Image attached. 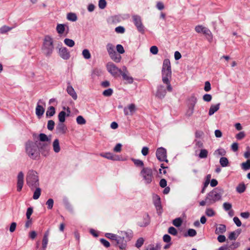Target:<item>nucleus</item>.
<instances>
[{
    "label": "nucleus",
    "instance_id": "774afa93",
    "mask_svg": "<svg viewBox=\"0 0 250 250\" xmlns=\"http://www.w3.org/2000/svg\"><path fill=\"white\" fill-rule=\"evenodd\" d=\"M233 248L231 247H228V245H226L220 247L216 250H232Z\"/></svg>",
    "mask_w": 250,
    "mask_h": 250
},
{
    "label": "nucleus",
    "instance_id": "2eb2a0df",
    "mask_svg": "<svg viewBox=\"0 0 250 250\" xmlns=\"http://www.w3.org/2000/svg\"><path fill=\"white\" fill-rule=\"evenodd\" d=\"M167 91L164 86L160 85L157 87V90L155 94L156 97L160 99H163L166 96Z\"/></svg>",
    "mask_w": 250,
    "mask_h": 250
},
{
    "label": "nucleus",
    "instance_id": "f3484780",
    "mask_svg": "<svg viewBox=\"0 0 250 250\" xmlns=\"http://www.w3.org/2000/svg\"><path fill=\"white\" fill-rule=\"evenodd\" d=\"M24 174L20 171L17 176V191H21L23 185Z\"/></svg>",
    "mask_w": 250,
    "mask_h": 250
},
{
    "label": "nucleus",
    "instance_id": "e2e57ef3",
    "mask_svg": "<svg viewBox=\"0 0 250 250\" xmlns=\"http://www.w3.org/2000/svg\"><path fill=\"white\" fill-rule=\"evenodd\" d=\"M203 99L204 101L209 102L212 99V96L210 94H206L203 97Z\"/></svg>",
    "mask_w": 250,
    "mask_h": 250
},
{
    "label": "nucleus",
    "instance_id": "6e6d98bb",
    "mask_svg": "<svg viewBox=\"0 0 250 250\" xmlns=\"http://www.w3.org/2000/svg\"><path fill=\"white\" fill-rule=\"evenodd\" d=\"M46 205H47V208L49 209H52L53 207V205H54V201H53V200L52 199H51V198L49 199L47 201V202L46 203Z\"/></svg>",
    "mask_w": 250,
    "mask_h": 250
},
{
    "label": "nucleus",
    "instance_id": "393cba45",
    "mask_svg": "<svg viewBox=\"0 0 250 250\" xmlns=\"http://www.w3.org/2000/svg\"><path fill=\"white\" fill-rule=\"evenodd\" d=\"M39 140L42 142L41 143H50L51 142V139L44 133H40L39 135Z\"/></svg>",
    "mask_w": 250,
    "mask_h": 250
},
{
    "label": "nucleus",
    "instance_id": "7c9ffc66",
    "mask_svg": "<svg viewBox=\"0 0 250 250\" xmlns=\"http://www.w3.org/2000/svg\"><path fill=\"white\" fill-rule=\"evenodd\" d=\"M66 25L64 24H58L56 27V30L59 34H62L64 33L65 30V27ZM67 27H68L67 26Z\"/></svg>",
    "mask_w": 250,
    "mask_h": 250
},
{
    "label": "nucleus",
    "instance_id": "4d7b16f0",
    "mask_svg": "<svg viewBox=\"0 0 250 250\" xmlns=\"http://www.w3.org/2000/svg\"><path fill=\"white\" fill-rule=\"evenodd\" d=\"M132 160L137 167H143L144 166L143 162L140 160L132 159Z\"/></svg>",
    "mask_w": 250,
    "mask_h": 250
},
{
    "label": "nucleus",
    "instance_id": "cd10ccee",
    "mask_svg": "<svg viewBox=\"0 0 250 250\" xmlns=\"http://www.w3.org/2000/svg\"><path fill=\"white\" fill-rule=\"evenodd\" d=\"M110 58L116 62H119L121 60V56L120 54H118L115 51L114 53L109 56Z\"/></svg>",
    "mask_w": 250,
    "mask_h": 250
},
{
    "label": "nucleus",
    "instance_id": "b1692460",
    "mask_svg": "<svg viewBox=\"0 0 250 250\" xmlns=\"http://www.w3.org/2000/svg\"><path fill=\"white\" fill-rule=\"evenodd\" d=\"M220 106V104L218 103L216 104H212L209 109L208 115L209 116L212 115L215 112L217 111Z\"/></svg>",
    "mask_w": 250,
    "mask_h": 250
},
{
    "label": "nucleus",
    "instance_id": "4be33fe9",
    "mask_svg": "<svg viewBox=\"0 0 250 250\" xmlns=\"http://www.w3.org/2000/svg\"><path fill=\"white\" fill-rule=\"evenodd\" d=\"M56 130L58 133L64 134L66 132L67 127L63 123H59L56 127Z\"/></svg>",
    "mask_w": 250,
    "mask_h": 250
},
{
    "label": "nucleus",
    "instance_id": "aec40b11",
    "mask_svg": "<svg viewBox=\"0 0 250 250\" xmlns=\"http://www.w3.org/2000/svg\"><path fill=\"white\" fill-rule=\"evenodd\" d=\"M40 103H42V100L38 101L36 107V114L39 118H41L42 116L45 111L43 106L39 104Z\"/></svg>",
    "mask_w": 250,
    "mask_h": 250
},
{
    "label": "nucleus",
    "instance_id": "dca6fc26",
    "mask_svg": "<svg viewBox=\"0 0 250 250\" xmlns=\"http://www.w3.org/2000/svg\"><path fill=\"white\" fill-rule=\"evenodd\" d=\"M195 30L198 33H203L204 35L208 36L211 35L210 31L207 28L201 25L196 26L195 27Z\"/></svg>",
    "mask_w": 250,
    "mask_h": 250
},
{
    "label": "nucleus",
    "instance_id": "09e8293b",
    "mask_svg": "<svg viewBox=\"0 0 250 250\" xmlns=\"http://www.w3.org/2000/svg\"><path fill=\"white\" fill-rule=\"evenodd\" d=\"M239 232L236 233L235 231L231 232L229 235V239L231 240H235L237 238Z\"/></svg>",
    "mask_w": 250,
    "mask_h": 250
},
{
    "label": "nucleus",
    "instance_id": "6ab92c4d",
    "mask_svg": "<svg viewBox=\"0 0 250 250\" xmlns=\"http://www.w3.org/2000/svg\"><path fill=\"white\" fill-rule=\"evenodd\" d=\"M66 91L67 93L72 97V98L76 100L77 99V95L75 90L71 85L70 83H67V86L66 88Z\"/></svg>",
    "mask_w": 250,
    "mask_h": 250
},
{
    "label": "nucleus",
    "instance_id": "79ce46f5",
    "mask_svg": "<svg viewBox=\"0 0 250 250\" xmlns=\"http://www.w3.org/2000/svg\"><path fill=\"white\" fill-rule=\"evenodd\" d=\"M82 55L83 58L86 60L89 59L91 58V54L89 51L87 49H84L82 51Z\"/></svg>",
    "mask_w": 250,
    "mask_h": 250
},
{
    "label": "nucleus",
    "instance_id": "3c124183",
    "mask_svg": "<svg viewBox=\"0 0 250 250\" xmlns=\"http://www.w3.org/2000/svg\"><path fill=\"white\" fill-rule=\"evenodd\" d=\"M107 3L105 0H99L98 2V6L99 8L104 9L105 8Z\"/></svg>",
    "mask_w": 250,
    "mask_h": 250
},
{
    "label": "nucleus",
    "instance_id": "c9c22d12",
    "mask_svg": "<svg viewBox=\"0 0 250 250\" xmlns=\"http://www.w3.org/2000/svg\"><path fill=\"white\" fill-rule=\"evenodd\" d=\"M64 43L66 45L70 47H72L75 45L74 41L72 39L68 38H66L64 40Z\"/></svg>",
    "mask_w": 250,
    "mask_h": 250
},
{
    "label": "nucleus",
    "instance_id": "5fc2aeb1",
    "mask_svg": "<svg viewBox=\"0 0 250 250\" xmlns=\"http://www.w3.org/2000/svg\"><path fill=\"white\" fill-rule=\"evenodd\" d=\"M55 122L53 120H49L47 123V128L49 130H52L54 128Z\"/></svg>",
    "mask_w": 250,
    "mask_h": 250
},
{
    "label": "nucleus",
    "instance_id": "0e129e2a",
    "mask_svg": "<svg viewBox=\"0 0 250 250\" xmlns=\"http://www.w3.org/2000/svg\"><path fill=\"white\" fill-rule=\"evenodd\" d=\"M116 49L119 54H123L125 53L124 48L121 44H117L116 46Z\"/></svg>",
    "mask_w": 250,
    "mask_h": 250
},
{
    "label": "nucleus",
    "instance_id": "20e7f679",
    "mask_svg": "<svg viewBox=\"0 0 250 250\" xmlns=\"http://www.w3.org/2000/svg\"><path fill=\"white\" fill-rule=\"evenodd\" d=\"M26 182L31 189L39 187V179L37 172L32 169L29 170L26 176Z\"/></svg>",
    "mask_w": 250,
    "mask_h": 250
},
{
    "label": "nucleus",
    "instance_id": "f8f14e48",
    "mask_svg": "<svg viewBox=\"0 0 250 250\" xmlns=\"http://www.w3.org/2000/svg\"><path fill=\"white\" fill-rule=\"evenodd\" d=\"M58 54L63 60H67L70 57V54L68 49L65 47H61L59 49Z\"/></svg>",
    "mask_w": 250,
    "mask_h": 250
},
{
    "label": "nucleus",
    "instance_id": "4c0bfd02",
    "mask_svg": "<svg viewBox=\"0 0 250 250\" xmlns=\"http://www.w3.org/2000/svg\"><path fill=\"white\" fill-rule=\"evenodd\" d=\"M65 116L66 113L63 111H62L59 113L58 115V118L60 123H63V122H64L65 120Z\"/></svg>",
    "mask_w": 250,
    "mask_h": 250
},
{
    "label": "nucleus",
    "instance_id": "6e6552de",
    "mask_svg": "<svg viewBox=\"0 0 250 250\" xmlns=\"http://www.w3.org/2000/svg\"><path fill=\"white\" fill-rule=\"evenodd\" d=\"M132 18L138 31L141 34H144L145 33V27L142 23L141 17L135 15H133Z\"/></svg>",
    "mask_w": 250,
    "mask_h": 250
},
{
    "label": "nucleus",
    "instance_id": "ddd939ff",
    "mask_svg": "<svg viewBox=\"0 0 250 250\" xmlns=\"http://www.w3.org/2000/svg\"><path fill=\"white\" fill-rule=\"evenodd\" d=\"M136 110V107L135 104H131L124 109V112L125 115H132Z\"/></svg>",
    "mask_w": 250,
    "mask_h": 250
},
{
    "label": "nucleus",
    "instance_id": "8fccbe9b",
    "mask_svg": "<svg viewBox=\"0 0 250 250\" xmlns=\"http://www.w3.org/2000/svg\"><path fill=\"white\" fill-rule=\"evenodd\" d=\"M144 243V239L142 237H140L139 238V239H137L136 242V244H135V246L137 248H140V247H141L142 246V245H143Z\"/></svg>",
    "mask_w": 250,
    "mask_h": 250
},
{
    "label": "nucleus",
    "instance_id": "1a4fd4ad",
    "mask_svg": "<svg viewBox=\"0 0 250 250\" xmlns=\"http://www.w3.org/2000/svg\"><path fill=\"white\" fill-rule=\"evenodd\" d=\"M49 144L47 143H39L38 146V150L44 156H46L49 154L50 150Z\"/></svg>",
    "mask_w": 250,
    "mask_h": 250
},
{
    "label": "nucleus",
    "instance_id": "c85d7f7f",
    "mask_svg": "<svg viewBox=\"0 0 250 250\" xmlns=\"http://www.w3.org/2000/svg\"><path fill=\"white\" fill-rule=\"evenodd\" d=\"M53 150L56 153L60 152L61 148L59 144V141L58 139H55L53 143Z\"/></svg>",
    "mask_w": 250,
    "mask_h": 250
},
{
    "label": "nucleus",
    "instance_id": "f257e3e1",
    "mask_svg": "<svg viewBox=\"0 0 250 250\" xmlns=\"http://www.w3.org/2000/svg\"><path fill=\"white\" fill-rule=\"evenodd\" d=\"M162 74L163 82L167 84V91L171 92L172 87L170 84L169 80L171 78V70L170 62L169 59H166L164 60Z\"/></svg>",
    "mask_w": 250,
    "mask_h": 250
},
{
    "label": "nucleus",
    "instance_id": "c03bdc74",
    "mask_svg": "<svg viewBox=\"0 0 250 250\" xmlns=\"http://www.w3.org/2000/svg\"><path fill=\"white\" fill-rule=\"evenodd\" d=\"M173 225L176 227L181 226L182 223V220L181 218H177L173 220Z\"/></svg>",
    "mask_w": 250,
    "mask_h": 250
},
{
    "label": "nucleus",
    "instance_id": "69168bd1",
    "mask_svg": "<svg viewBox=\"0 0 250 250\" xmlns=\"http://www.w3.org/2000/svg\"><path fill=\"white\" fill-rule=\"evenodd\" d=\"M101 243L106 248H108L110 247V245L108 241L106 240L104 238H101L100 240Z\"/></svg>",
    "mask_w": 250,
    "mask_h": 250
},
{
    "label": "nucleus",
    "instance_id": "423d86ee",
    "mask_svg": "<svg viewBox=\"0 0 250 250\" xmlns=\"http://www.w3.org/2000/svg\"><path fill=\"white\" fill-rule=\"evenodd\" d=\"M106 68L108 72L114 77H119L123 70L119 68L113 62H109L106 64Z\"/></svg>",
    "mask_w": 250,
    "mask_h": 250
},
{
    "label": "nucleus",
    "instance_id": "bb28decb",
    "mask_svg": "<svg viewBox=\"0 0 250 250\" xmlns=\"http://www.w3.org/2000/svg\"><path fill=\"white\" fill-rule=\"evenodd\" d=\"M150 223V219L148 214H146L144 218L143 222H139V225L140 227H146Z\"/></svg>",
    "mask_w": 250,
    "mask_h": 250
},
{
    "label": "nucleus",
    "instance_id": "58836bf2",
    "mask_svg": "<svg viewBox=\"0 0 250 250\" xmlns=\"http://www.w3.org/2000/svg\"><path fill=\"white\" fill-rule=\"evenodd\" d=\"M156 197L157 199L155 200L154 203L157 210H159L161 209L160 198L157 195H156Z\"/></svg>",
    "mask_w": 250,
    "mask_h": 250
},
{
    "label": "nucleus",
    "instance_id": "49530a36",
    "mask_svg": "<svg viewBox=\"0 0 250 250\" xmlns=\"http://www.w3.org/2000/svg\"><path fill=\"white\" fill-rule=\"evenodd\" d=\"M208 151L205 149H201L199 154L200 158H206L208 156Z\"/></svg>",
    "mask_w": 250,
    "mask_h": 250
},
{
    "label": "nucleus",
    "instance_id": "de8ad7c7",
    "mask_svg": "<svg viewBox=\"0 0 250 250\" xmlns=\"http://www.w3.org/2000/svg\"><path fill=\"white\" fill-rule=\"evenodd\" d=\"M196 234H197V233L195 229H189L188 230L187 234H185V236H189L190 237H193V236H195L196 235Z\"/></svg>",
    "mask_w": 250,
    "mask_h": 250
},
{
    "label": "nucleus",
    "instance_id": "680f3d73",
    "mask_svg": "<svg viewBox=\"0 0 250 250\" xmlns=\"http://www.w3.org/2000/svg\"><path fill=\"white\" fill-rule=\"evenodd\" d=\"M246 136V134L244 131H241L237 134L235 136L236 138L238 140L243 139Z\"/></svg>",
    "mask_w": 250,
    "mask_h": 250
},
{
    "label": "nucleus",
    "instance_id": "2f4dec72",
    "mask_svg": "<svg viewBox=\"0 0 250 250\" xmlns=\"http://www.w3.org/2000/svg\"><path fill=\"white\" fill-rule=\"evenodd\" d=\"M106 48L108 53L109 56L115 52L114 49V46L110 43H108L106 45Z\"/></svg>",
    "mask_w": 250,
    "mask_h": 250
},
{
    "label": "nucleus",
    "instance_id": "37998d69",
    "mask_svg": "<svg viewBox=\"0 0 250 250\" xmlns=\"http://www.w3.org/2000/svg\"><path fill=\"white\" fill-rule=\"evenodd\" d=\"M13 29V27H10L9 26H7L6 25L2 26L0 28V33L1 34H4L7 33V32L10 31Z\"/></svg>",
    "mask_w": 250,
    "mask_h": 250
},
{
    "label": "nucleus",
    "instance_id": "7ed1b4c3",
    "mask_svg": "<svg viewBox=\"0 0 250 250\" xmlns=\"http://www.w3.org/2000/svg\"><path fill=\"white\" fill-rule=\"evenodd\" d=\"M224 193V190L221 188H215L207 194V200L208 205H211L216 202L220 201Z\"/></svg>",
    "mask_w": 250,
    "mask_h": 250
},
{
    "label": "nucleus",
    "instance_id": "bf43d9fd",
    "mask_svg": "<svg viewBox=\"0 0 250 250\" xmlns=\"http://www.w3.org/2000/svg\"><path fill=\"white\" fill-rule=\"evenodd\" d=\"M105 236L107 238L110 239L112 240H115V241L116 240V239L118 236V235L113 234V233H106L105 234Z\"/></svg>",
    "mask_w": 250,
    "mask_h": 250
},
{
    "label": "nucleus",
    "instance_id": "864d4df0",
    "mask_svg": "<svg viewBox=\"0 0 250 250\" xmlns=\"http://www.w3.org/2000/svg\"><path fill=\"white\" fill-rule=\"evenodd\" d=\"M113 90L111 88H108L104 90L103 92L104 96L106 97H109L113 94Z\"/></svg>",
    "mask_w": 250,
    "mask_h": 250
},
{
    "label": "nucleus",
    "instance_id": "4468645a",
    "mask_svg": "<svg viewBox=\"0 0 250 250\" xmlns=\"http://www.w3.org/2000/svg\"><path fill=\"white\" fill-rule=\"evenodd\" d=\"M116 245H118L121 250H125L126 247V242L127 240L125 239V237H120L118 235L116 240Z\"/></svg>",
    "mask_w": 250,
    "mask_h": 250
},
{
    "label": "nucleus",
    "instance_id": "9b49d317",
    "mask_svg": "<svg viewBox=\"0 0 250 250\" xmlns=\"http://www.w3.org/2000/svg\"><path fill=\"white\" fill-rule=\"evenodd\" d=\"M120 75H122L124 80L125 81V83L131 84L133 82V78L129 75V72L125 66L123 67Z\"/></svg>",
    "mask_w": 250,
    "mask_h": 250
},
{
    "label": "nucleus",
    "instance_id": "0eeeda50",
    "mask_svg": "<svg viewBox=\"0 0 250 250\" xmlns=\"http://www.w3.org/2000/svg\"><path fill=\"white\" fill-rule=\"evenodd\" d=\"M141 175L143 177L146 184H149L151 182L152 170L150 168L144 167L141 171Z\"/></svg>",
    "mask_w": 250,
    "mask_h": 250
},
{
    "label": "nucleus",
    "instance_id": "ea45409f",
    "mask_svg": "<svg viewBox=\"0 0 250 250\" xmlns=\"http://www.w3.org/2000/svg\"><path fill=\"white\" fill-rule=\"evenodd\" d=\"M242 169L245 170L250 169V159H248L246 162L241 164Z\"/></svg>",
    "mask_w": 250,
    "mask_h": 250
},
{
    "label": "nucleus",
    "instance_id": "473e14b6",
    "mask_svg": "<svg viewBox=\"0 0 250 250\" xmlns=\"http://www.w3.org/2000/svg\"><path fill=\"white\" fill-rule=\"evenodd\" d=\"M49 232L47 231L46 232L43 236V239H42V248L44 249H45L47 247V245L48 243V236Z\"/></svg>",
    "mask_w": 250,
    "mask_h": 250
},
{
    "label": "nucleus",
    "instance_id": "052dcab7",
    "mask_svg": "<svg viewBox=\"0 0 250 250\" xmlns=\"http://www.w3.org/2000/svg\"><path fill=\"white\" fill-rule=\"evenodd\" d=\"M223 207L224 209L226 211H229L231 209V208H232V205L229 203L225 202V203H224V204L223 205Z\"/></svg>",
    "mask_w": 250,
    "mask_h": 250
},
{
    "label": "nucleus",
    "instance_id": "9d476101",
    "mask_svg": "<svg viewBox=\"0 0 250 250\" xmlns=\"http://www.w3.org/2000/svg\"><path fill=\"white\" fill-rule=\"evenodd\" d=\"M156 155L157 159L161 162L165 161L167 162V150L164 147H161L158 148L156 152Z\"/></svg>",
    "mask_w": 250,
    "mask_h": 250
},
{
    "label": "nucleus",
    "instance_id": "338daca9",
    "mask_svg": "<svg viewBox=\"0 0 250 250\" xmlns=\"http://www.w3.org/2000/svg\"><path fill=\"white\" fill-rule=\"evenodd\" d=\"M150 52L153 55H156L158 52V49L156 46H152L150 48Z\"/></svg>",
    "mask_w": 250,
    "mask_h": 250
},
{
    "label": "nucleus",
    "instance_id": "a19ab883",
    "mask_svg": "<svg viewBox=\"0 0 250 250\" xmlns=\"http://www.w3.org/2000/svg\"><path fill=\"white\" fill-rule=\"evenodd\" d=\"M220 164L223 167L228 166L229 164L228 159L226 157H221L220 159Z\"/></svg>",
    "mask_w": 250,
    "mask_h": 250
},
{
    "label": "nucleus",
    "instance_id": "412c9836",
    "mask_svg": "<svg viewBox=\"0 0 250 250\" xmlns=\"http://www.w3.org/2000/svg\"><path fill=\"white\" fill-rule=\"evenodd\" d=\"M100 156L109 160H112L114 161L120 160V157L118 156L113 155L112 153L110 152L101 153Z\"/></svg>",
    "mask_w": 250,
    "mask_h": 250
},
{
    "label": "nucleus",
    "instance_id": "13d9d810",
    "mask_svg": "<svg viewBox=\"0 0 250 250\" xmlns=\"http://www.w3.org/2000/svg\"><path fill=\"white\" fill-rule=\"evenodd\" d=\"M168 232L170 234L174 235V236H175L177 234V229L173 227H170L168 228Z\"/></svg>",
    "mask_w": 250,
    "mask_h": 250
},
{
    "label": "nucleus",
    "instance_id": "f704fd0d",
    "mask_svg": "<svg viewBox=\"0 0 250 250\" xmlns=\"http://www.w3.org/2000/svg\"><path fill=\"white\" fill-rule=\"evenodd\" d=\"M67 19L70 21H75L77 20V17L74 13H69L67 15Z\"/></svg>",
    "mask_w": 250,
    "mask_h": 250
},
{
    "label": "nucleus",
    "instance_id": "f03ea898",
    "mask_svg": "<svg viewBox=\"0 0 250 250\" xmlns=\"http://www.w3.org/2000/svg\"><path fill=\"white\" fill-rule=\"evenodd\" d=\"M25 152L32 159L37 160L40 157L37 145L31 141H27L25 145Z\"/></svg>",
    "mask_w": 250,
    "mask_h": 250
},
{
    "label": "nucleus",
    "instance_id": "a211bd4d",
    "mask_svg": "<svg viewBox=\"0 0 250 250\" xmlns=\"http://www.w3.org/2000/svg\"><path fill=\"white\" fill-rule=\"evenodd\" d=\"M189 102V109L190 110V112L189 114V116L191 115L194 111V106L197 103V99L194 95H192L188 99Z\"/></svg>",
    "mask_w": 250,
    "mask_h": 250
},
{
    "label": "nucleus",
    "instance_id": "603ef678",
    "mask_svg": "<svg viewBox=\"0 0 250 250\" xmlns=\"http://www.w3.org/2000/svg\"><path fill=\"white\" fill-rule=\"evenodd\" d=\"M206 214L208 217H212L215 215V211L211 208H207L206 210Z\"/></svg>",
    "mask_w": 250,
    "mask_h": 250
},
{
    "label": "nucleus",
    "instance_id": "c756f323",
    "mask_svg": "<svg viewBox=\"0 0 250 250\" xmlns=\"http://www.w3.org/2000/svg\"><path fill=\"white\" fill-rule=\"evenodd\" d=\"M246 187L244 183L239 184L236 188V191L239 193H242L246 190Z\"/></svg>",
    "mask_w": 250,
    "mask_h": 250
},
{
    "label": "nucleus",
    "instance_id": "72a5a7b5",
    "mask_svg": "<svg viewBox=\"0 0 250 250\" xmlns=\"http://www.w3.org/2000/svg\"><path fill=\"white\" fill-rule=\"evenodd\" d=\"M36 188V189L34 192L33 198L34 200H37L39 198V197L41 195V189L40 188H39L38 187H37V188Z\"/></svg>",
    "mask_w": 250,
    "mask_h": 250
},
{
    "label": "nucleus",
    "instance_id": "a878e982",
    "mask_svg": "<svg viewBox=\"0 0 250 250\" xmlns=\"http://www.w3.org/2000/svg\"><path fill=\"white\" fill-rule=\"evenodd\" d=\"M119 236L125 237V240L129 241L132 237V233L131 231H121Z\"/></svg>",
    "mask_w": 250,
    "mask_h": 250
},
{
    "label": "nucleus",
    "instance_id": "a18cd8bd",
    "mask_svg": "<svg viewBox=\"0 0 250 250\" xmlns=\"http://www.w3.org/2000/svg\"><path fill=\"white\" fill-rule=\"evenodd\" d=\"M76 121H77V123L78 124L81 125H84L86 123L85 120L84 119V118L83 116H82L81 115L78 116L77 117Z\"/></svg>",
    "mask_w": 250,
    "mask_h": 250
},
{
    "label": "nucleus",
    "instance_id": "e433bc0d",
    "mask_svg": "<svg viewBox=\"0 0 250 250\" xmlns=\"http://www.w3.org/2000/svg\"><path fill=\"white\" fill-rule=\"evenodd\" d=\"M55 113V109L53 106H50L46 112V116H49L52 117L53 116Z\"/></svg>",
    "mask_w": 250,
    "mask_h": 250
},
{
    "label": "nucleus",
    "instance_id": "5701e85b",
    "mask_svg": "<svg viewBox=\"0 0 250 250\" xmlns=\"http://www.w3.org/2000/svg\"><path fill=\"white\" fill-rule=\"evenodd\" d=\"M226 231V226L223 224H219L216 227L215 233L216 234L224 233Z\"/></svg>",
    "mask_w": 250,
    "mask_h": 250
},
{
    "label": "nucleus",
    "instance_id": "39448f33",
    "mask_svg": "<svg viewBox=\"0 0 250 250\" xmlns=\"http://www.w3.org/2000/svg\"><path fill=\"white\" fill-rule=\"evenodd\" d=\"M54 49L53 39L49 36H45L42 48L44 54L47 57L50 56Z\"/></svg>",
    "mask_w": 250,
    "mask_h": 250
}]
</instances>
